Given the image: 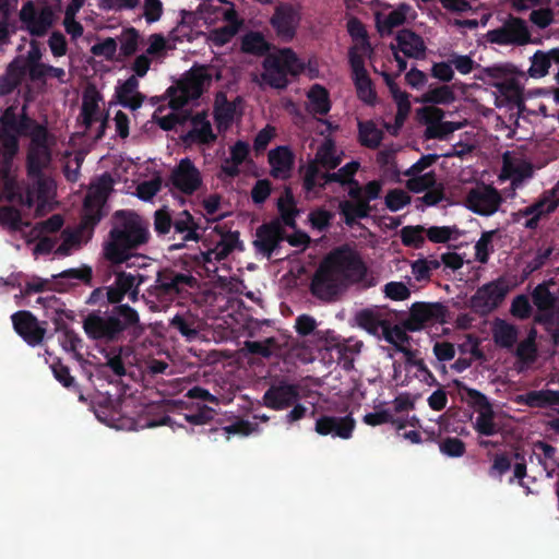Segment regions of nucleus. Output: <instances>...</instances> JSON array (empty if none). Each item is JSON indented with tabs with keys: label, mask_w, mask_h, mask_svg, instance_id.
<instances>
[{
	"label": "nucleus",
	"mask_w": 559,
	"mask_h": 559,
	"mask_svg": "<svg viewBox=\"0 0 559 559\" xmlns=\"http://www.w3.org/2000/svg\"><path fill=\"white\" fill-rule=\"evenodd\" d=\"M29 138L27 171L33 188L26 192V202L35 206V215H43L55 204V181L48 176L57 139L43 126L26 119L17 107H9L0 117V154L10 162L17 152V136Z\"/></svg>",
	"instance_id": "f257e3e1"
},
{
	"label": "nucleus",
	"mask_w": 559,
	"mask_h": 559,
	"mask_svg": "<svg viewBox=\"0 0 559 559\" xmlns=\"http://www.w3.org/2000/svg\"><path fill=\"white\" fill-rule=\"evenodd\" d=\"M355 284L371 287L376 281L356 251L342 248L322 261L312 280L311 290L318 298L331 300Z\"/></svg>",
	"instance_id": "f03ea898"
},
{
	"label": "nucleus",
	"mask_w": 559,
	"mask_h": 559,
	"mask_svg": "<svg viewBox=\"0 0 559 559\" xmlns=\"http://www.w3.org/2000/svg\"><path fill=\"white\" fill-rule=\"evenodd\" d=\"M148 239L147 225L135 213L117 214L108 240L104 243V255L112 263H122L130 258L129 251Z\"/></svg>",
	"instance_id": "7ed1b4c3"
},
{
	"label": "nucleus",
	"mask_w": 559,
	"mask_h": 559,
	"mask_svg": "<svg viewBox=\"0 0 559 559\" xmlns=\"http://www.w3.org/2000/svg\"><path fill=\"white\" fill-rule=\"evenodd\" d=\"M210 83L211 75L204 67L192 68L175 86L168 88L169 106L173 110L162 115V110L158 109L153 119L162 129L171 130L178 122L175 110L199 98Z\"/></svg>",
	"instance_id": "20e7f679"
},
{
	"label": "nucleus",
	"mask_w": 559,
	"mask_h": 559,
	"mask_svg": "<svg viewBox=\"0 0 559 559\" xmlns=\"http://www.w3.org/2000/svg\"><path fill=\"white\" fill-rule=\"evenodd\" d=\"M104 193V191L99 192L95 186L92 192L86 195L81 224L74 228H67L61 233L60 243L56 247L55 254L58 257H68L78 251L91 239L93 227L103 215L99 211V202Z\"/></svg>",
	"instance_id": "39448f33"
},
{
	"label": "nucleus",
	"mask_w": 559,
	"mask_h": 559,
	"mask_svg": "<svg viewBox=\"0 0 559 559\" xmlns=\"http://www.w3.org/2000/svg\"><path fill=\"white\" fill-rule=\"evenodd\" d=\"M302 70L304 62L292 49H281L265 58L260 83L284 88L288 83V74L297 75Z\"/></svg>",
	"instance_id": "423d86ee"
},
{
	"label": "nucleus",
	"mask_w": 559,
	"mask_h": 559,
	"mask_svg": "<svg viewBox=\"0 0 559 559\" xmlns=\"http://www.w3.org/2000/svg\"><path fill=\"white\" fill-rule=\"evenodd\" d=\"M524 73L511 63H497L491 67V85L495 86L496 105L519 106L522 102Z\"/></svg>",
	"instance_id": "0eeeda50"
},
{
	"label": "nucleus",
	"mask_w": 559,
	"mask_h": 559,
	"mask_svg": "<svg viewBox=\"0 0 559 559\" xmlns=\"http://www.w3.org/2000/svg\"><path fill=\"white\" fill-rule=\"evenodd\" d=\"M138 321V313L133 309L121 306L111 316H88L84 321V329L87 335L93 338L112 340Z\"/></svg>",
	"instance_id": "6e6552de"
},
{
	"label": "nucleus",
	"mask_w": 559,
	"mask_h": 559,
	"mask_svg": "<svg viewBox=\"0 0 559 559\" xmlns=\"http://www.w3.org/2000/svg\"><path fill=\"white\" fill-rule=\"evenodd\" d=\"M343 159V152L336 148L330 139L319 146L316 158L304 170L305 188L310 192L316 187L328 182L329 170L337 167Z\"/></svg>",
	"instance_id": "1a4fd4ad"
},
{
	"label": "nucleus",
	"mask_w": 559,
	"mask_h": 559,
	"mask_svg": "<svg viewBox=\"0 0 559 559\" xmlns=\"http://www.w3.org/2000/svg\"><path fill=\"white\" fill-rule=\"evenodd\" d=\"M148 169V165L139 166L132 159L129 158H120L117 166L114 168L112 173L104 174L96 181L91 183L88 193L92 192V189L96 186L99 192H105L102 201L99 202V211L102 212L103 204L107 199L108 194L112 190L115 185L122 183L123 187L120 189L121 191L128 192L129 189L140 179V177L145 176L142 169Z\"/></svg>",
	"instance_id": "9d476101"
},
{
	"label": "nucleus",
	"mask_w": 559,
	"mask_h": 559,
	"mask_svg": "<svg viewBox=\"0 0 559 559\" xmlns=\"http://www.w3.org/2000/svg\"><path fill=\"white\" fill-rule=\"evenodd\" d=\"M202 20L207 26L217 24L218 22H228L237 16L235 5L227 0H204L197 12H183L181 25L178 27L182 32L185 26L194 22L195 19Z\"/></svg>",
	"instance_id": "9b49d317"
},
{
	"label": "nucleus",
	"mask_w": 559,
	"mask_h": 559,
	"mask_svg": "<svg viewBox=\"0 0 559 559\" xmlns=\"http://www.w3.org/2000/svg\"><path fill=\"white\" fill-rule=\"evenodd\" d=\"M381 190L382 182L378 180H372L362 188L355 183V187L349 190L354 202L345 201L340 205L345 222L352 224L357 218L366 217L371 210L369 202L378 199Z\"/></svg>",
	"instance_id": "f8f14e48"
},
{
	"label": "nucleus",
	"mask_w": 559,
	"mask_h": 559,
	"mask_svg": "<svg viewBox=\"0 0 559 559\" xmlns=\"http://www.w3.org/2000/svg\"><path fill=\"white\" fill-rule=\"evenodd\" d=\"M198 286L197 278L190 273H165L160 275L154 287L159 302L167 307L177 297H185Z\"/></svg>",
	"instance_id": "ddd939ff"
},
{
	"label": "nucleus",
	"mask_w": 559,
	"mask_h": 559,
	"mask_svg": "<svg viewBox=\"0 0 559 559\" xmlns=\"http://www.w3.org/2000/svg\"><path fill=\"white\" fill-rule=\"evenodd\" d=\"M378 32L390 35L393 28L414 21L417 17L416 11L408 4L402 3L392 9L389 4L376 1L372 4Z\"/></svg>",
	"instance_id": "4468645a"
},
{
	"label": "nucleus",
	"mask_w": 559,
	"mask_h": 559,
	"mask_svg": "<svg viewBox=\"0 0 559 559\" xmlns=\"http://www.w3.org/2000/svg\"><path fill=\"white\" fill-rule=\"evenodd\" d=\"M169 182L173 189L191 195L203 185L199 168L189 158H182L171 170Z\"/></svg>",
	"instance_id": "2eb2a0df"
},
{
	"label": "nucleus",
	"mask_w": 559,
	"mask_h": 559,
	"mask_svg": "<svg viewBox=\"0 0 559 559\" xmlns=\"http://www.w3.org/2000/svg\"><path fill=\"white\" fill-rule=\"evenodd\" d=\"M416 116L418 121L426 126V136L429 139H444L462 128L461 123L442 121L443 111L433 106L417 109Z\"/></svg>",
	"instance_id": "dca6fc26"
},
{
	"label": "nucleus",
	"mask_w": 559,
	"mask_h": 559,
	"mask_svg": "<svg viewBox=\"0 0 559 559\" xmlns=\"http://www.w3.org/2000/svg\"><path fill=\"white\" fill-rule=\"evenodd\" d=\"M217 139L206 111H197L187 121V131L182 141L189 145H212Z\"/></svg>",
	"instance_id": "f3484780"
},
{
	"label": "nucleus",
	"mask_w": 559,
	"mask_h": 559,
	"mask_svg": "<svg viewBox=\"0 0 559 559\" xmlns=\"http://www.w3.org/2000/svg\"><path fill=\"white\" fill-rule=\"evenodd\" d=\"M62 224V217L60 215H53L46 222L32 227L28 233H24V237L27 242L36 241V245L33 248L34 255L46 254L51 251L55 252V241L48 236V234L58 230Z\"/></svg>",
	"instance_id": "a211bd4d"
},
{
	"label": "nucleus",
	"mask_w": 559,
	"mask_h": 559,
	"mask_svg": "<svg viewBox=\"0 0 559 559\" xmlns=\"http://www.w3.org/2000/svg\"><path fill=\"white\" fill-rule=\"evenodd\" d=\"M62 224V217L60 215H53L46 222L32 227L28 233H24V237L27 242L36 241V245L33 248L34 255L46 254L51 251L55 252V241L48 236V234L58 230Z\"/></svg>",
	"instance_id": "6ab92c4d"
},
{
	"label": "nucleus",
	"mask_w": 559,
	"mask_h": 559,
	"mask_svg": "<svg viewBox=\"0 0 559 559\" xmlns=\"http://www.w3.org/2000/svg\"><path fill=\"white\" fill-rule=\"evenodd\" d=\"M81 119L85 128L88 129L95 126L97 135L103 134L106 124L104 103L99 93L93 88L84 93Z\"/></svg>",
	"instance_id": "aec40b11"
},
{
	"label": "nucleus",
	"mask_w": 559,
	"mask_h": 559,
	"mask_svg": "<svg viewBox=\"0 0 559 559\" xmlns=\"http://www.w3.org/2000/svg\"><path fill=\"white\" fill-rule=\"evenodd\" d=\"M213 115L216 129L219 132H225L240 120L242 116L241 100H228L224 93H217L213 104Z\"/></svg>",
	"instance_id": "412c9836"
},
{
	"label": "nucleus",
	"mask_w": 559,
	"mask_h": 559,
	"mask_svg": "<svg viewBox=\"0 0 559 559\" xmlns=\"http://www.w3.org/2000/svg\"><path fill=\"white\" fill-rule=\"evenodd\" d=\"M531 41V33L525 21L510 17L501 27L491 31V43L524 46Z\"/></svg>",
	"instance_id": "4be33fe9"
},
{
	"label": "nucleus",
	"mask_w": 559,
	"mask_h": 559,
	"mask_svg": "<svg viewBox=\"0 0 559 559\" xmlns=\"http://www.w3.org/2000/svg\"><path fill=\"white\" fill-rule=\"evenodd\" d=\"M213 241L214 247L201 254L204 263L224 260L230 253L243 249L242 241L239 239V233L237 231L216 230Z\"/></svg>",
	"instance_id": "5701e85b"
},
{
	"label": "nucleus",
	"mask_w": 559,
	"mask_h": 559,
	"mask_svg": "<svg viewBox=\"0 0 559 559\" xmlns=\"http://www.w3.org/2000/svg\"><path fill=\"white\" fill-rule=\"evenodd\" d=\"M445 319L447 309L443 305L415 304L411 309L407 324L411 330L416 331L426 324L443 323Z\"/></svg>",
	"instance_id": "b1692460"
},
{
	"label": "nucleus",
	"mask_w": 559,
	"mask_h": 559,
	"mask_svg": "<svg viewBox=\"0 0 559 559\" xmlns=\"http://www.w3.org/2000/svg\"><path fill=\"white\" fill-rule=\"evenodd\" d=\"M20 17L26 29L36 36L44 35L55 22V13L50 8L36 11L32 2L23 5Z\"/></svg>",
	"instance_id": "393cba45"
},
{
	"label": "nucleus",
	"mask_w": 559,
	"mask_h": 559,
	"mask_svg": "<svg viewBox=\"0 0 559 559\" xmlns=\"http://www.w3.org/2000/svg\"><path fill=\"white\" fill-rule=\"evenodd\" d=\"M299 21L298 10L290 4L278 5L271 19L277 36L284 41H289L294 38Z\"/></svg>",
	"instance_id": "a878e982"
},
{
	"label": "nucleus",
	"mask_w": 559,
	"mask_h": 559,
	"mask_svg": "<svg viewBox=\"0 0 559 559\" xmlns=\"http://www.w3.org/2000/svg\"><path fill=\"white\" fill-rule=\"evenodd\" d=\"M144 277L139 273L118 272L115 284L107 289L108 300L112 304L119 302L124 295L132 300L136 299L139 287Z\"/></svg>",
	"instance_id": "bb28decb"
},
{
	"label": "nucleus",
	"mask_w": 559,
	"mask_h": 559,
	"mask_svg": "<svg viewBox=\"0 0 559 559\" xmlns=\"http://www.w3.org/2000/svg\"><path fill=\"white\" fill-rule=\"evenodd\" d=\"M349 62L353 72V81L359 99L366 104H373L377 96L372 82L364 67V58L357 57L355 51H350Z\"/></svg>",
	"instance_id": "cd10ccee"
},
{
	"label": "nucleus",
	"mask_w": 559,
	"mask_h": 559,
	"mask_svg": "<svg viewBox=\"0 0 559 559\" xmlns=\"http://www.w3.org/2000/svg\"><path fill=\"white\" fill-rule=\"evenodd\" d=\"M355 428V420L352 416L334 417L323 416L316 423V431L319 435L349 439Z\"/></svg>",
	"instance_id": "c85d7f7f"
},
{
	"label": "nucleus",
	"mask_w": 559,
	"mask_h": 559,
	"mask_svg": "<svg viewBox=\"0 0 559 559\" xmlns=\"http://www.w3.org/2000/svg\"><path fill=\"white\" fill-rule=\"evenodd\" d=\"M533 301L539 311L538 319L545 322L559 321V299L544 284L533 292Z\"/></svg>",
	"instance_id": "c756f323"
},
{
	"label": "nucleus",
	"mask_w": 559,
	"mask_h": 559,
	"mask_svg": "<svg viewBox=\"0 0 559 559\" xmlns=\"http://www.w3.org/2000/svg\"><path fill=\"white\" fill-rule=\"evenodd\" d=\"M15 331L29 344L37 345L43 341L45 329L28 311H19L12 316Z\"/></svg>",
	"instance_id": "7c9ffc66"
},
{
	"label": "nucleus",
	"mask_w": 559,
	"mask_h": 559,
	"mask_svg": "<svg viewBox=\"0 0 559 559\" xmlns=\"http://www.w3.org/2000/svg\"><path fill=\"white\" fill-rule=\"evenodd\" d=\"M467 397L468 402L476 407L478 412L474 423L478 442L480 445L487 447L489 437V408L486 403V396L471 390L467 393Z\"/></svg>",
	"instance_id": "2f4dec72"
},
{
	"label": "nucleus",
	"mask_w": 559,
	"mask_h": 559,
	"mask_svg": "<svg viewBox=\"0 0 559 559\" xmlns=\"http://www.w3.org/2000/svg\"><path fill=\"white\" fill-rule=\"evenodd\" d=\"M389 319V312L378 307L362 309L355 316L357 325L378 338Z\"/></svg>",
	"instance_id": "473e14b6"
},
{
	"label": "nucleus",
	"mask_w": 559,
	"mask_h": 559,
	"mask_svg": "<svg viewBox=\"0 0 559 559\" xmlns=\"http://www.w3.org/2000/svg\"><path fill=\"white\" fill-rule=\"evenodd\" d=\"M386 83L392 95L393 100L396 104L397 112L393 124L385 123V128L392 134H397L406 118L411 111V103L407 93L400 90V87L386 76Z\"/></svg>",
	"instance_id": "72a5a7b5"
},
{
	"label": "nucleus",
	"mask_w": 559,
	"mask_h": 559,
	"mask_svg": "<svg viewBox=\"0 0 559 559\" xmlns=\"http://www.w3.org/2000/svg\"><path fill=\"white\" fill-rule=\"evenodd\" d=\"M8 200L10 202H17L26 206L28 210L35 206H29L26 202V197L23 198L21 194L15 193V176L9 166V162H3L2 155L0 154V201Z\"/></svg>",
	"instance_id": "f704fd0d"
},
{
	"label": "nucleus",
	"mask_w": 559,
	"mask_h": 559,
	"mask_svg": "<svg viewBox=\"0 0 559 559\" xmlns=\"http://www.w3.org/2000/svg\"><path fill=\"white\" fill-rule=\"evenodd\" d=\"M282 239V229L280 222H273L264 225L257 230L254 246L257 250L266 257H270L280 240Z\"/></svg>",
	"instance_id": "c9c22d12"
},
{
	"label": "nucleus",
	"mask_w": 559,
	"mask_h": 559,
	"mask_svg": "<svg viewBox=\"0 0 559 559\" xmlns=\"http://www.w3.org/2000/svg\"><path fill=\"white\" fill-rule=\"evenodd\" d=\"M531 167L521 158L512 155L510 152L503 154V167L499 176L500 180L511 179L512 183L531 176Z\"/></svg>",
	"instance_id": "e433bc0d"
},
{
	"label": "nucleus",
	"mask_w": 559,
	"mask_h": 559,
	"mask_svg": "<svg viewBox=\"0 0 559 559\" xmlns=\"http://www.w3.org/2000/svg\"><path fill=\"white\" fill-rule=\"evenodd\" d=\"M559 204V182L549 191L547 192L544 198L537 202L536 204L527 207L525 210L526 215H532L533 218H531L527 223V227H534L536 225L537 219L544 215L548 214L558 206Z\"/></svg>",
	"instance_id": "4c0bfd02"
},
{
	"label": "nucleus",
	"mask_w": 559,
	"mask_h": 559,
	"mask_svg": "<svg viewBox=\"0 0 559 559\" xmlns=\"http://www.w3.org/2000/svg\"><path fill=\"white\" fill-rule=\"evenodd\" d=\"M397 48L407 57L421 58L426 46L420 36L408 29H403L396 35Z\"/></svg>",
	"instance_id": "58836bf2"
},
{
	"label": "nucleus",
	"mask_w": 559,
	"mask_h": 559,
	"mask_svg": "<svg viewBox=\"0 0 559 559\" xmlns=\"http://www.w3.org/2000/svg\"><path fill=\"white\" fill-rule=\"evenodd\" d=\"M264 405L274 409H283L297 400L294 386L283 385L270 389L263 396Z\"/></svg>",
	"instance_id": "ea45409f"
},
{
	"label": "nucleus",
	"mask_w": 559,
	"mask_h": 559,
	"mask_svg": "<svg viewBox=\"0 0 559 559\" xmlns=\"http://www.w3.org/2000/svg\"><path fill=\"white\" fill-rule=\"evenodd\" d=\"M269 159L271 173L275 178L286 179L289 177L293 166V156L288 148L277 147L271 151Z\"/></svg>",
	"instance_id": "a19ab883"
},
{
	"label": "nucleus",
	"mask_w": 559,
	"mask_h": 559,
	"mask_svg": "<svg viewBox=\"0 0 559 559\" xmlns=\"http://www.w3.org/2000/svg\"><path fill=\"white\" fill-rule=\"evenodd\" d=\"M139 81L131 76L116 87V94L119 103L131 109H136L142 105L143 97L138 92Z\"/></svg>",
	"instance_id": "79ce46f5"
},
{
	"label": "nucleus",
	"mask_w": 559,
	"mask_h": 559,
	"mask_svg": "<svg viewBox=\"0 0 559 559\" xmlns=\"http://www.w3.org/2000/svg\"><path fill=\"white\" fill-rule=\"evenodd\" d=\"M307 109L311 114L325 115L331 109L329 92L319 84L312 85L307 92Z\"/></svg>",
	"instance_id": "37998d69"
},
{
	"label": "nucleus",
	"mask_w": 559,
	"mask_h": 559,
	"mask_svg": "<svg viewBox=\"0 0 559 559\" xmlns=\"http://www.w3.org/2000/svg\"><path fill=\"white\" fill-rule=\"evenodd\" d=\"M466 205L477 214H489V188L484 183L473 187L467 194Z\"/></svg>",
	"instance_id": "c03bdc74"
},
{
	"label": "nucleus",
	"mask_w": 559,
	"mask_h": 559,
	"mask_svg": "<svg viewBox=\"0 0 559 559\" xmlns=\"http://www.w3.org/2000/svg\"><path fill=\"white\" fill-rule=\"evenodd\" d=\"M241 25V21L236 17L228 22H225L223 26L212 29L206 40L210 45L221 47L229 43L231 38L237 34Z\"/></svg>",
	"instance_id": "a18cd8bd"
},
{
	"label": "nucleus",
	"mask_w": 559,
	"mask_h": 559,
	"mask_svg": "<svg viewBox=\"0 0 559 559\" xmlns=\"http://www.w3.org/2000/svg\"><path fill=\"white\" fill-rule=\"evenodd\" d=\"M493 471L500 476L507 474L510 483L514 479H523L526 474V467L523 463L515 462L512 464V459L504 455H499L495 459Z\"/></svg>",
	"instance_id": "49530a36"
},
{
	"label": "nucleus",
	"mask_w": 559,
	"mask_h": 559,
	"mask_svg": "<svg viewBox=\"0 0 559 559\" xmlns=\"http://www.w3.org/2000/svg\"><path fill=\"white\" fill-rule=\"evenodd\" d=\"M491 333L495 342L501 347H511L516 342L518 331L516 329L500 319H496L491 325Z\"/></svg>",
	"instance_id": "de8ad7c7"
},
{
	"label": "nucleus",
	"mask_w": 559,
	"mask_h": 559,
	"mask_svg": "<svg viewBox=\"0 0 559 559\" xmlns=\"http://www.w3.org/2000/svg\"><path fill=\"white\" fill-rule=\"evenodd\" d=\"M347 28L350 36L356 41L354 48L350 51H355L357 57L366 58L370 55L371 48L366 38V31L364 25L357 20H349Z\"/></svg>",
	"instance_id": "09e8293b"
},
{
	"label": "nucleus",
	"mask_w": 559,
	"mask_h": 559,
	"mask_svg": "<svg viewBox=\"0 0 559 559\" xmlns=\"http://www.w3.org/2000/svg\"><path fill=\"white\" fill-rule=\"evenodd\" d=\"M249 154V144L243 141L236 142L230 147V157L225 160L222 169L225 174L234 176L238 173V166L242 164Z\"/></svg>",
	"instance_id": "8fccbe9b"
},
{
	"label": "nucleus",
	"mask_w": 559,
	"mask_h": 559,
	"mask_svg": "<svg viewBox=\"0 0 559 559\" xmlns=\"http://www.w3.org/2000/svg\"><path fill=\"white\" fill-rule=\"evenodd\" d=\"M380 338H384L388 343L392 344L397 350H404L408 346L409 337L405 329L401 325H392L390 319L388 320L384 329L380 333Z\"/></svg>",
	"instance_id": "3c124183"
},
{
	"label": "nucleus",
	"mask_w": 559,
	"mask_h": 559,
	"mask_svg": "<svg viewBox=\"0 0 559 559\" xmlns=\"http://www.w3.org/2000/svg\"><path fill=\"white\" fill-rule=\"evenodd\" d=\"M175 48L174 36L164 37L159 34H153L147 38L146 55L153 58H163L168 50Z\"/></svg>",
	"instance_id": "603ef678"
},
{
	"label": "nucleus",
	"mask_w": 559,
	"mask_h": 559,
	"mask_svg": "<svg viewBox=\"0 0 559 559\" xmlns=\"http://www.w3.org/2000/svg\"><path fill=\"white\" fill-rule=\"evenodd\" d=\"M531 66L527 69V74L532 79H542L549 72L551 66V59L548 51L537 50L531 57Z\"/></svg>",
	"instance_id": "864d4df0"
},
{
	"label": "nucleus",
	"mask_w": 559,
	"mask_h": 559,
	"mask_svg": "<svg viewBox=\"0 0 559 559\" xmlns=\"http://www.w3.org/2000/svg\"><path fill=\"white\" fill-rule=\"evenodd\" d=\"M0 222L12 230L21 231L23 236L31 229L29 224L24 222L23 215L11 206L0 210Z\"/></svg>",
	"instance_id": "5fc2aeb1"
},
{
	"label": "nucleus",
	"mask_w": 559,
	"mask_h": 559,
	"mask_svg": "<svg viewBox=\"0 0 559 559\" xmlns=\"http://www.w3.org/2000/svg\"><path fill=\"white\" fill-rule=\"evenodd\" d=\"M170 324L189 341L195 338L201 329L200 322L192 316H175Z\"/></svg>",
	"instance_id": "6e6d98bb"
},
{
	"label": "nucleus",
	"mask_w": 559,
	"mask_h": 559,
	"mask_svg": "<svg viewBox=\"0 0 559 559\" xmlns=\"http://www.w3.org/2000/svg\"><path fill=\"white\" fill-rule=\"evenodd\" d=\"M454 99L455 96L452 88L450 86L444 85L427 91L419 98H417V102L421 104L448 105L454 102Z\"/></svg>",
	"instance_id": "4d7b16f0"
},
{
	"label": "nucleus",
	"mask_w": 559,
	"mask_h": 559,
	"mask_svg": "<svg viewBox=\"0 0 559 559\" xmlns=\"http://www.w3.org/2000/svg\"><path fill=\"white\" fill-rule=\"evenodd\" d=\"M277 207L282 219L287 226H294L295 216L298 214L290 191L286 190L277 201Z\"/></svg>",
	"instance_id": "13d9d810"
},
{
	"label": "nucleus",
	"mask_w": 559,
	"mask_h": 559,
	"mask_svg": "<svg viewBox=\"0 0 559 559\" xmlns=\"http://www.w3.org/2000/svg\"><path fill=\"white\" fill-rule=\"evenodd\" d=\"M360 142L369 147H377L382 139V131L371 121L359 123Z\"/></svg>",
	"instance_id": "bf43d9fd"
},
{
	"label": "nucleus",
	"mask_w": 559,
	"mask_h": 559,
	"mask_svg": "<svg viewBox=\"0 0 559 559\" xmlns=\"http://www.w3.org/2000/svg\"><path fill=\"white\" fill-rule=\"evenodd\" d=\"M524 401L530 406H544L559 404V392L544 390L530 392L524 396Z\"/></svg>",
	"instance_id": "052dcab7"
},
{
	"label": "nucleus",
	"mask_w": 559,
	"mask_h": 559,
	"mask_svg": "<svg viewBox=\"0 0 559 559\" xmlns=\"http://www.w3.org/2000/svg\"><path fill=\"white\" fill-rule=\"evenodd\" d=\"M426 236L430 241L441 243L448 240H456L460 237V231L455 227L433 226L426 230Z\"/></svg>",
	"instance_id": "680f3d73"
},
{
	"label": "nucleus",
	"mask_w": 559,
	"mask_h": 559,
	"mask_svg": "<svg viewBox=\"0 0 559 559\" xmlns=\"http://www.w3.org/2000/svg\"><path fill=\"white\" fill-rule=\"evenodd\" d=\"M160 187L162 178L154 174L152 178L138 185L136 195L143 201H151L160 190Z\"/></svg>",
	"instance_id": "e2e57ef3"
},
{
	"label": "nucleus",
	"mask_w": 559,
	"mask_h": 559,
	"mask_svg": "<svg viewBox=\"0 0 559 559\" xmlns=\"http://www.w3.org/2000/svg\"><path fill=\"white\" fill-rule=\"evenodd\" d=\"M401 237L404 245L419 248L424 245L427 236L421 226H406L401 230Z\"/></svg>",
	"instance_id": "0e129e2a"
},
{
	"label": "nucleus",
	"mask_w": 559,
	"mask_h": 559,
	"mask_svg": "<svg viewBox=\"0 0 559 559\" xmlns=\"http://www.w3.org/2000/svg\"><path fill=\"white\" fill-rule=\"evenodd\" d=\"M411 202L408 193L401 189L391 190L385 195V204L392 212H397Z\"/></svg>",
	"instance_id": "69168bd1"
},
{
	"label": "nucleus",
	"mask_w": 559,
	"mask_h": 559,
	"mask_svg": "<svg viewBox=\"0 0 559 559\" xmlns=\"http://www.w3.org/2000/svg\"><path fill=\"white\" fill-rule=\"evenodd\" d=\"M242 49L247 52L261 53L267 49V44L260 33H249L242 39Z\"/></svg>",
	"instance_id": "338daca9"
},
{
	"label": "nucleus",
	"mask_w": 559,
	"mask_h": 559,
	"mask_svg": "<svg viewBox=\"0 0 559 559\" xmlns=\"http://www.w3.org/2000/svg\"><path fill=\"white\" fill-rule=\"evenodd\" d=\"M407 188L414 192H421L435 185V176L432 173H425L424 175H407Z\"/></svg>",
	"instance_id": "774afa93"
}]
</instances>
